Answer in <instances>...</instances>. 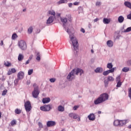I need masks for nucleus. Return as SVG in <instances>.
I'll list each match as a JSON object with an SVG mask.
<instances>
[{"instance_id":"f257e3e1","label":"nucleus","mask_w":131,"mask_h":131,"mask_svg":"<svg viewBox=\"0 0 131 131\" xmlns=\"http://www.w3.org/2000/svg\"><path fill=\"white\" fill-rule=\"evenodd\" d=\"M78 73H80V75L83 74V70L80 69H74L69 74L67 78L69 80H72L75 78V75H78Z\"/></svg>"},{"instance_id":"f03ea898","label":"nucleus","mask_w":131,"mask_h":131,"mask_svg":"<svg viewBox=\"0 0 131 131\" xmlns=\"http://www.w3.org/2000/svg\"><path fill=\"white\" fill-rule=\"evenodd\" d=\"M70 38L74 50L77 51V50H78V41L77 39H76V37L71 35H70Z\"/></svg>"},{"instance_id":"7ed1b4c3","label":"nucleus","mask_w":131,"mask_h":131,"mask_svg":"<svg viewBox=\"0 0 131 131\" xmlns=\"http://www.w3.org/2000/svg\"><path fill=\"white\" fill-rule=\"evenodd\" d=\"M34 88V91L32 92V96L33 98L35 99L38 98V95H39V91H38V86L36 83H34L33 84Z\"/></svg>"},{"instance_id":"20e7f679","label":"nucleus","mask_w":131,"mask_h":131,"mask_svg":"<svg viewBox=\"0 0 131 131\" xmlns=\"http://www.w3.org/2000/svg\"><path fill=\"white\" fill-rule=\"evenodd\" d=\"M25 108L27 112H30L31 109H32V107L31 106V103H30V101H28L25 103Z\"/></svg>"},{"instance_id":"39448f33","label":"nucleus","mask_w":131,"mask_h":131,"mask_svg":"<svg viewBox=\"0 0 131 131\" xmlns=\"http://www.w3.org/2000/svg\"><path fill=\"white\" fill-rule=\"evenodd\" d=\"M18 47L20 48V49H21V50H26V49H27L26 42L23 40H21L18 42Z\"/></svg>"},{"instance_id":"423d86ee","label":"nucleus","mask_w":131,"mask_h":131,"mask_svg":"<svg viewBox=\"0 0 131 131\" xmlns=\"http://www.w3.org/2000/svg\"><path fill=\"white\" fill-rule=\"evenodd\" d=\"M52 109V105L51 104H48V105H45L43 106H41L40 107V110H41L42 111H50Z\"/></svg>"},{"instance_id":"0eeeda50","label":"nucleus","mask_w":131,"mask_h":131,"mask_svg":"<svg viewBox=\"0 0 131 131\" xmlns=\"http://www.w3.org/2000/svg\"><path fill=\"white\" fill-rule=\"evenodd\" d=\"M99 97L101 98L102 101L105 102V101H107V100H108L109 95H108L107 93H103L100 95Z\"/></svg>"},{"instance_id":"6e6552de","label":"nucleus","mask_w":131,"mask_h":131,"mask_svg":"<svg viewBox=\"0 0 131 131\" xmlns=\"http://www.w3.org/2000/svg\"><path fill=\"white\" fill-rule=\"evenodd\" d=\"M46 124L47 127H53V126H55V125H56V122L53 121H48Z\"/></svg>"},{"instance_id":"1a4fd4ad","label":"nucleus","mask_w":131,"mask_h":131,"mask_svg":"<svg viewBox=\"0 0 131 131\" xmlns=\"http://www.w3.org/2000/svg\"><path fill=\"white\" fill-rule=\"evenodd\" d=\"M103 100L99 96L96 100H94V104L95 105H98V104H101V103H103Z\"/></svg>"},{"instance_id":"9d476101","label":"nucleus","mask_w":131,"mask_h":131,"mask_svg":"<svg viewBox=\"0 0 131 131\" xmlns=\"http://www.w3.org/2000/svg\"><path fill=\"white\" fill-rule=\"evenodd\" d=\"M55 18L53 16H50L49 17V18L47 19V24H51L54 22V20L55 19Z\"/></svg>"},{"instance_id":"9b49d317","label":"nucleus","mask_w":131,"mask_h":131,"mask_svg":"<svg viewBox=\"0 0 131 131\" xmlns=\"http://www.w3.org/2000/svg\"><path fill=\"white\" fill-rule=\"evenodd\" d=\"M23 77H24V73L23 72H19L17 74V78L20 80V79H23Z\"/></svg>"},{"instance_id":"f8f14e48","label":"nucleus","mask_w":131,"mask_h":131,"mask_svg":"<svg viewBox=\"0 0 131 131\" xmlns=\"http://www.w3.org/2000/svg\"><path fill=\"white\" fill-rule=\"evenodd\" d=\"M69 116L71 118H73V119H76L78 118V116L77 115V114L71 113L69 114Z\"/></svg>"},{"instance_id":"ddd939ff","label":"nucleus","mask_w":131,"mask_h":131,"mask_svg":"<svg viewBox=\"0 0 131 131\" xmlns=\"http://www.w3.org/2000/svg\"><path fill=\"white\" fill-rule=\"evenodd\" d=\"M89 120H91L92 121H94L95 119H96V117H95V114H90L88 116Z\"/></svg>"},{"instance_id":"4468645a","label":"nucleus","mask_w":131,"mask_h":131,"mask_svg":"<svg viewBox=\"0 0 131 131\" xmlns=\"http://www.w3.org/2000/svg\"><path fill=\"white\" fill-rule=\"evenodd\" d=\"M49 15H51L52 17L56 18V12L53 10H49L48 11Z\"/></svg>"},{"instance_id":"2eb2a0df","label":"nucleus","mask_w":131,"mask_h":131,"mask_svg":"<svg viewBox=\"0 0 131 131\" xmlns=\"http://www.w3.org/2000/svg\"><path fill=\"white\" fill-rule=\"evenodd\" d=\"M51 101V99L50 98H45L42 99V103L43 104H47L48 103H50Z\"/></svg>"},{"instance_id":"dca6fc26","label":"nucleus","mask_w":131,"mask_h":131,"mask_svg":"<svg viewBox=\"0 0 131 131\" xmlns=\"http://www.w3.org/2000/svg\"><path fill=\"white\" fill-rule=\"evenodd\" d=\"M16 69L15 68H12L11 70H9L7 73L8 75H11L12 73H16Z\"/></svg>"},{"instance_id":"f3484780","label":"nucleus","mask_w":131,"mask_h":131,"mask_svg":"<svg viewBox=\"0 0 131 131\" xmlns=\"http://www.w3.org/2000/svg\"><path fill=\"white\" fill-rule=\"evenodd\" d=\"M113 44L114 43L111 40H109L106 42V45L109 48H112V47H113Z\"/></svg>"},{"instance_id":"a211bd4d","label":"nucleus","mask_w":131,"mask_h":131,"mask_svg":"<svg viewBox=\"0 0 131 131\" xmlns=\"http://www.w3.org/2000/svg\"><path fill=\"white\" fill-rule=\"evenodd\" d=\"M60 20L62 23H63V26H65V24L67 23L68 20H67V18H60Z\"/></svg>"},{"instance_id":"6ab92c4d","label":"nucleus","mask_w":131,"mask_h":131,"mask_svg":"<svg viewBox=\"0 0 131 131\" xmlns=\"http://www.w3.org/2000/svg\"><path fill=\"white\" fill-rule=\"evenodd\" d=\"M118 21L119 22V23H122V22H123V21H124V17H123V16H120L118 18Z\"/></svg>"},{"instance_id":"aec40b11","label":"nucleus","mask_w":131,"mask_h":131,"mask_svg":"<svg viewBox=\"0 0 131 131\" xmlns=\"http://www.w3.org/2000/svg\"><path fill=\"white\" fill-rule=\"evenodd\" d=\"M95 71L96 73H102V72H103V69L101 68H97Z\"/></svg>"},{"instance_id":"412c9836","label":"nucleus","mask_w":131,"mask_h":131,"mask_svg":"<svg viewBox=\"0 0 131 131\" xmlns=\"http://www.w3.org/2000/svg\"><path fill=\"white\" fill-rule=\"evenodd\" d=\"M124 5L125 6V7H127V8H129V9H131V3L130 2H125Z\"/></svg>"},{"instance_id":"4be33fe9","label":"nucleus","mask_w":131,"mask_h":131,"mask_svg":"<svg viewBox=\"0 0 131 131\" xmlns=\"http://www.w3.org/2000/svg\"><path fill=\"white\" fill-rule=\"evenodd\" d=\"M120 120H116L114 122V125H115V126H118V125H120Z\"/></svg>"},{"instance_id":"5701e85b","label":"nucleus","mask_w":131,"mask_h":131,"mask_svg":"<svg viewBox=\"0 0 131 131\" xmlns=\"http://www.w3.org/2000/svg\"><path fill=\"white\" fill-rule=\"evenodd\" d=\"M24 59V55L21 54H19L18 57V61H22Z\"/></svg>"},{"instance_id":"b1692460","label":"nucleus","mask_w":131,"mask_h":131,"mask_svg":"<svg viewBox=\"0 0 131 131\" xmlns=\"http://www.w3.org/2000/svg\"><path fill=\"white\" fill-rule=\"evenodd\" d=\"M58 110L60 112H63L64 111V110H65V108L63 106H62V105H59L58 107Z\"/></svg>"},{"instance_id":"393cba45","label":"nucleus","mask_w":131,"mask_h":131,"mask_svg":"<svg viewBox=\"0 0 131 131\" xmlns=\"http://www.w3.org/2000/svg\"><path fill=\"white\" fill-rule=\"evenodd\" d=\"M10 124L11 126H14V125H16L17 124V121L16 120H12L10 122Z\"/></svg>"},{"instance_id":"a878e982","label":"nucleus","mask_w":131,"mask_h":131,"mask_svg":"<svg viewBox=\"0 0 131 131\" xmlns=\"http://www.w3.org/2000/svg\"><path fill=\"white\" fill-rule=\"evenodd\" d=\"M110 19L108 18H103V23L104 24H109L110 23Z\"/></svg>"},{"instance_id":"bb28decb","label":"nucleus","mask_w":131,"mask_h":131,"mask_svg":"<svg viewBox=\"0 0 131 131\" xmlns=\"http://www.w3.org/2000/svg\"><path fill=\"white\" fill-rule=\"evenodd\" d=\"M4 65L6 67H10V66H12V63L9 61H5Z\"/></svg>"},{"instance_id":"cd10ccee","label":"nucleus","mask_w":131,"mask_h":131,"mask_svg":"<svg viewBox=\"0 0 131 131\" xmlns=\"http://www.w3.org/2000/svg\"><path fill=\"white\" fill-rule=\"evenodd\" d=\"M15 114H21L22 111L19 108H16L14 111Z\"/></svg>"},{"instance_id":"c85d7f7f","label":"nucleus","mask_w":131,"mask_h":131,"mask_svg":"<svg viewBox=\"0 0 131 131\" xmlns=\"http://www.w3.org/2000/svg\"><path fill=\"white\" fill-rule=\"evenodd\" d=\"M126 122L125 120H120V126H122L123 125H124V124H126Z\"/></svg>"},{"instance_id":"c756f323","label":"nucleus","mask_w":131,"mask_h":131,"mask_svg":"<svg viewBox=\"0 0 131 131\" xmlns=\"http://www.w3.org/2000/svg\"><path fill=\"white\" fill-rule=\"evenodd\" d=\"M122 71L123 72H128V71H129V69L127 67H124L122 69Z\"/></svg>"},{"instance_id":"7c9ffc66","label":"nucleus","mask_w":131,"mask_h":131,"mask_svg":"<svg viewBox=\"0 0 131 131\" xmlns=\"http://www.w3.org/2000/svg\"><path fill=\"white\" fill-rule=\"evenodd\" d=\"M67 17L68 20H69V21L70 22H72V17L71 16V14H68L67 15Z\"/></svg>"},{"instance_id":"2f4dec72","label":"nucleus","mask_w":131,"mask_h":131,"mask_svg":"<svg viewBox=\"0 0 131 131\" xmlns=\"http://www.w3.org/2000/svg\"><path fill=\"white\" fill-rule=\"evenodd\" d=\"M128 96L131 100V88L128 89Z\"/></svg>"},{"instance_id":"473e14b6","label":"nucleus","mask_w":131,"mask_h":131,"mask_svg":"<svg viewBox=\"0 0 131 131\" xmlns=\"http://www.w3.org/2000/svg\"><path fill=\"white\" fill-rule=\"evenodd\" d=\"M113 68V65L112 64V63H109L107 64V68L108 69H112V68Z\"/></svg>"},{"instance_id":"72a5a7b5","label":"nucleus","mask_w":131,"mask_h":131,"mask_svg":"<svg viewBox=\"0 0 131 131\" xmlns=\"http://www.w3.org/2000/svg\"><path fill=\"white\" fill-rule=\"evenodd\" d=\"M107 81H114V78L112 76H108L107 77Z\"/></svg>"},{"instance_id":"f704fd0d","label":"nucleus","mask_w":131,"mask_h":131,"mask_svg":"<svg viewBox=\"0 0 131 131\" xmlns=\"http://www.w3.org/2000/svg\"><path fill=\"white\" fill-rule=\"evenodd\" d=\"M36 59L37 61H40V54L39 52H38L37 53V57Z\"/></svg>"},{"instance_id":"c9c22d12","label":"nucleus","mask_w":131,"mask_h":131,"mask_svg":"<svg viewBox=\"0 0 131 131\" xmlns=\"http://www.w3.org/2000/svg\"><path fill=\"white\" fill-rule=\"evenodd\" d=\"M121 85H122V82L121 81L117 82L116 85L117 88H120Z\"/></svg>"},{"instance_id":"e433bc0d","label":"nucleus","mask_w":131,"mask_h":131,"mask_svg":"<svg viewBox=\"0 0 131 131\" xmlns=\"http://www.w3.org/2000/svg\"><path fill=\"white\" fill-rule=\"evenodd\" d=\"M32 31H33V28L32 27H30L28 30V32L29 33H32Z\"/></svg>"},{"instance_id":"4c0bfd02","label":"nucleus","mask_w":131,"mask_h":131,"mask_svg":"<svg viewBox=\"0 0 131 131\" xmlns=\"http://www.w3.org/2000/svg\"><path fill=\"white\" fill-rule=\"evenodd\" d=\"M17 37H18V36H17V34H16V33L13 34L12 36V38L13 39H16V38H17Z\"/></svg>"},{"instance_id":"58836bf2","label":"nucleus","mask_w":131,"mask_h":131,"mask_svg":"<svg viewBox=\"0 0 131 131\" xmlns=\"http://www.w3.org/2000/svg\"><path fill=\"white\" fill-rule=\"evenodd\" d=\"M67 2V0H60L58 4L60 5V4H65V3Z\"/></svg>"},{"instance_id":"ea45409f","label":"nucleus","mask_w":131,"mask_h":131,"mask_svg":"<svg viewBox=\"0 0 131 131\" xmlns=\"http://www.w3.org/2000/svg\"><path fill=\"white\" fill-rule=\"evenodd\" d=\"M115 70V69L113 68L111 69V70H107V71H108V73H113V72H114Z\"/></svg>"},{"instance_id":"a19ab883","label":"nucleus","mask_w":131,"mask_h":131,"mask_svg":"<svg viewBox=\"0 0 131 131\" xmlns=\"http://www.w3.org/2000/svg\"><path fill=\"white\" fill-rule=\"evenodd\" d=\"M38 125L39 126V128H42V127H43V125H42V123H41V122H38Z\"/></svg>"},{"instance_id":"79ce46f5","label":"nucleus","mask_w":131,"mask_h":131,"mask_svg":"<svg viewBox=\"0 0 131 131\" xmlns=\"http://www.w3.org/2000/svg\"><path fill=\"white\" fill-rule=\"evenodd\" d=\"M7 93H8V90H5L2 92V96H6V95H7Z\"/></svg>"},{"instance_id":"37998d69","label":"nucleus","mask_w":131,"mask_h":131,"mask_svg":"<svg viewBox=\"0 0 131 131\" xmlns=\"http://www.w3.org/2000/svg\"><path fill=\"white\" fill-rule=\"evenodd\" d=\"M28 75H31L33 73V69H31L28 71Z\"/></svg>"},{"instance_id":"c03bdc74","label":"nucleus","mask_w":131,"mask_h":131,"mask_svg":"<svg viewBox=\"0 0 131 131\" xmlns=\"http://www.w3.org/2000/svg\"><path fill=\"white\" fill-rule=\"evenodd\" d=\"M116 81H117V82H120V76H118L116 77Z\"/></svg>"},{"instance_id":"a18cd8bd","label":"nucleus","mask_w":131,"mask_h":131,"mask_svg":"<svg viewBox=\"0 0 131 131\" xmlns=\"http://www.w3.org/2000/svg\"><path fill=\"white\" fill-rule=\"evenodd\" d=\"M129 31H131V27L127 28L125 30V32H129Z\"/></svg>"},{"instance_id":"49530a36","label":"nucleus","mask_w":131,"mask_h":131,"mask_svg":"<svg viewBox=\"0 0 131 131\" xmlns=\"http://www.w3.org/2000/svg\"><path fill=\"white\" fill-rule=\"evenodd\" d=\"M127 66H131V60H129L127 61Z\"/></svg>"},{"instance_id":"de8ad7c7","label":"nucleus","mask_w":131,"mask_h":131,"mask_svg":"<svg viewBox=\"0 0 131 131\" xmlns=\"http://www.w3.org/2000/svg\"><path fill=\"white\" fill-rule=\"evenodd\" d=\"M50 82H55L56 81V79L55 78H51L50 79Z\"/></svg>"},{"instance_id":"09e8293b","label":"nucleus","mask_w":131,"mask_h":131,"mask_svg":"<svg viewBox=\"0 0 131 131\" xmlns=\"http://www.w3.org/2000/svg\"><path fill=\"white\" fill-rule=\"evenodd\" d=\"M108 74H109V72L108 71L103 72V75H108Z\"/></svg>"},{"instance_id":"8fccbe9b","label":"nucleus","mask_w":131,"mask_h":131,"mask_svg":"<svg viewBox=\"0 0 131 131\" xmlns=\"http://www.w3.org/2000/svg\"><path fill=\"white\" fill-rule=\"evenodd\" d=\"M108 84L109 82H108V81H104L105 86H108Z\"/></svg>"},{"instance_id":"3c124183","label":"nucleus","mask_w":131,"mask_h":131,"mask_svg":"<svg viewBox=\"0 0 131 131\" xmlns=\"http://www.w3.org/2000/svg\"><path fill=\"white\" fill-rule=\"evenodd\" d=\"M80 4V2H75L73 3L74 6H78Z\"/></svg>"},{"instance_id":"603ef678","label":"nucleus","mask_w":131,"mask_h":131,"mask_svg":"<svg viewBox=\"0 0 131 131\" xmlns=\"http://www.w3.org/2000/svg\"><path fill=\"white\" fill-rule=\"evenodd\" d=\"M127 18L131 20V13L127 16Z\"/></svg>"},{"instance_id":"864d4df0","label":"nucleus","mask_w":131,"mask_h":131,"mask_svg":"<svg viewBox=\"0 0 131 131\" xmlns=\"http://www.w3.org/2000/svg\"><path fill=\"white\" fill-rule=\"evenodd\" d=\"M79 106L75 105V106H74L73 110H77V108H79Z\"/></svg>"},{"instance_id":"5fc2aeb1","label":"nucleus","mask_w":131,"mask_h":131,"mask_svg":"<svg viewBox=\"0 0 131 131\" xmlns=\"http://www.w3.org/2000/svg\"><path fill=\"white\" fill-rule=\"evenodd\" d=\"M96 6H101V2H96Z\"/></svg>"},{"instance_id":"6e6d98bb","label":"nucleus","mask_w":131,"mask_h":131,"mask_svg":"<svg viewBox=\"0 0 131 131\" xmlns=\"http://www.w3.org/2000/svg\"><path fill=\"white\" fill-rule=\"evenodd\" d=\"M32 58H33V55H30V56L29 57L28 60H30V61H31V59H32Z\"/></svg>"},{"instance_id":"4d7b16f0","label":"nucleus","mask_w":131,"mask_h":131,"mask_svg":"<svg viewBox=\"0 0 131 131\" xmlns=\"http://www.w3.org/2000/svg\"><path fill=\"white\" fill-rule=\"evenodd\" d=\"M29 63H30V60H29V59H28L25 63V65H27L28 64H29Z\"/></svg>"},{"instance_id":"13d9d810","label":"nucleus","mask_w":131,"mask_h":131,"mask_svg":"<svg viewBox=\"0 0 131 131\" xmlns=\"http://www.w3.org/2000/svg\"><path fill=\"white\" fill-rule=\"evenodd\" d=\"M72 6H73V4L72 3H69V8H72Z\"/></svg>"},{"instance_id":"bf43d9fd","label":"nucleus","mask_w":131,"mask_h":131,"mask_svg":"<svg viewBox=\"0 0 131 131\" xmlns=\"http://www.w3.org/2000/svg\"><path fill=\"white\" fill-rule=\"evenodd\" d=\"M81 32H83V33H84V32H85L84 29H82V28L81 29Z\"/></svg>"},{"instance_id":"052dcab7","label":"nucleus","mask_w":131,"mask_h":131,"mask_svg":"<svg viewBox=\"0 0 131 131\" xmlns=\"http://www.w3.org/2000/svg\"><path fill=\"white\" fill-rule=\"evenodd\" d=\"M4 45V41L1 40L0 46H3Z\"/></svg>"},{"instance_id":"680f3d73","label":"nucleus","mask_w":131,"mask_h":131,"mask_svg":"<svg viewBox=\"0 0 131 131\" xmlns=\"http://www.w3.org/2000/svg\"><path fill=\"white\" fill-rule=\"evenodd\" d=\"M99 19L98 18H96L94 20V22H97L98 21Z\"/></svg>"},{"instance_id":"e2e57ef3","label":"nucleus","mask_w":131,"mask_h":131,"mask_svg":"<svg viewBox=\"0 0 131 131\" xmlns=\"http://www.w3.org/2000/svg\"><path fill=\"white\" fill-rule=\"evenodd\" d=\"M67 32L68 33H70V30L67 29Z\"/></svg>"},{"instance_id":"0e129e2a","label":"nucleus","mask_w":131,"mask_h":131,"mask_svg":"<svg viewBox=\"0 0 131 131\" xmlns=\"http://www.w3.org/2000/svg\"><path fill=\"white\" fill-rule=\"evenodd\" d=\"M128 128L130 129L131 128V124L129 125L127 127Z\"/></svg>"},{"instance_id":"69168bd1","label":"nucleus","mask_w":131,"mask_h":131,"mask_svg":"<svg viewBox=\"0 0 131 131\" xmlns=\"http://www.w3.org/2000/svg\"><path fill=\"white\" fill-rule=\"evenodd\" d=\"M98 114H101V113H102V112H101V111H98Z\"/></svg>"},{"instance_id":"338daca9","label":"nucleus","mask_w":131,"mask_h":131,"mask_svg":"<svg viewBox=\"0 0 131 131\" xmlns=\"http://www.w3.org/2000/svg\"><path fill=\"white\" fill-rule=\"evenodd\" d=\"M91 53H92V54H94V50L93 49L91 50Z\"/></svg>"},{"instance_id":"774afa93","label":"nucleus","mask_w":131,"mask_h":131,"mask_svg":"<svg viewBox=\"0 0 131 131\" xmlns=\"http://www.w3.org/2000/svg\"><path fill=\"white\" fill-rule=\"evenodd\" d=\"M57 16H58V17H60V16H61V14L58 13V14H57Z\"/></svg>"}]
</instances>
